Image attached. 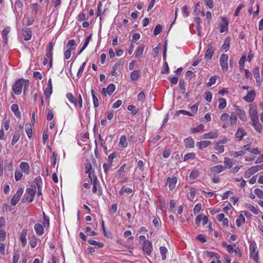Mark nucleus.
Listing matches in <instances>:
<instances>
[{
    "label": "nucleus",
    "instance_id": "nucleus-1",
    "mask_svg": "<svg viewBox=\"0 0 263 263\" xmlns=\"http://www.w3.org/2000/svg\"><path fill=\"white\" fill-rule=\"evenodd\" d=\"M29 85V82L27 80L19 79L16 81L13 86L12 89L16 95L21 94L23 86H24V92L25 93L26 90Z\"/></svg>",
    "mask_w": 263,
    "mask_h": 263
},
{
    "label": "nucleus",
    "instance_id": "nucleus-2",
    "mask_svg": "<svg viewBox=\"0 0 263 263\" xmlns=\"http://www.w3.org/2000/svg\"><path fill=\"white\" fill-rule=\"evenodd\" d=\"M228 55L227 54H222L220 59V63L222 69L223 71H227L228 70Z\"/></svg>",
    "mask_w": 263,
    "mask_h": 263
},
{
    "label": "nucleus",
    "instance_id": "nucleus-3",
    "mask_svg": "<svg viewBox=\"0 0 263 263\" xmlns=\"http://www.w3.org/2000/svg\"><path fill=\"white\" fill-rule=\"evenodd\" d=\"M23 193V189L22 188H18L16 193L13 196L11 201V203L13 205H15L17 204Z\"/></svg>",
    "mask_w": 263,
    "mask_h": 263
},
{
    "label": "nucleus",
    "instance_id": "nucleus-4",
    "mask_svg": "<svg viewBox=\"0 0 263 263\" xmlns=\"http://www.w3.org/2000/svg\"><path fill=\"white\" fill-rule=\"evenodd\" d=\"M152 244L149 241H145L142 246V250L145 254L149 255L152 252Z\"/></svg>",
    "mask_w": 263,
    "mask_h": 263
},
{
    "label": "nucleus",
    "instance_id": "nucleus-5",
    "mask_svg": "<svg viewBox=\"0 0 263 263\" xmlns=\"http://www.w3.org/2000/svg\"><path fill=\"white\" fill-rule=\"evenodd\" d=\"M249 115L251 118L252 122H256L257 121H259L258 117L257 116V112L256 109L255 107L250 108Z\"/></svg>",
    "mask_w": 263,
    "mask_h": 263
},
{
    "label": "nucleus",
    "instance_id": "nucleus-6",
    "mask_svg": "<svg viewBox=\"0 0 263 263\" xmlns=\"http://www.w3.org/2000/svg\"><path fill=\"white\" fill-rule=\"evenodd\" d=\"M115 90V85L113 84H110L106 88L102 89V93L104 96H106V91L108 95H111Z\"/></svg>",
    "mask_w": 263,
    "mask_h": 263
},
{
    "label": "nucleus",
    "instance_id": "nucleus-7",
    "mask_svg": "<svg viewBox=\"0 0 263 263\" xmlns=\"http://www.w3.org/2000/svg\"><path fill=\"white\" fill-rule=\"evenodd\" d=\"M255 95V92L253 90H251L247 96L243 97V99L247 102H251L254 100Z\"/></svg>",
    "mask_w": 263,
    "mask_h": 263
},
{
    "label": "nucleus",
    "instance_id": "nucleus-8",
    "mask_svg": "<svg viewBox=\"0 0 263 263\" xmlns=\"http://www.w3.org/2000/svg\"><path fill=\"white\" fill-rule=\"evenodd\" d=\"M253 74L255 79H256L257 86H260V82H261L262 80L259 74V70L258 67H256L254 69Z\"/></svg>",
    "mask_w": 263,
    "mask_h": 263
},
{
    "label": "nucleus",
    "instance_id": "nucleus-9",
    "mask_svg": "<svg viewBox=\"0 0 263 263\" xmlns=\"http://www.w3.org/2000/svg\"><path fill=\"white\" fill-rule=\"evenodd\" d=\"M236 114L238 116L239 119L243 121H246L247 120V116L244 111L241 110L239 107L235 108Z\"/></svg>",
    "mask_w": 263,
    "mask_h": 263
},
{
    "label": "nucleus",
    "instance_id": "nucleus-10",
    "mask_svg": "<svg viewBox=\"0 0 263 263\" xmlns=\"http://www.w3.org/2000/svg\"><path fill=\"white\" fill-rule=\"evenodd\" d=\"M20 168L22 171L27 175L30 173V166L27 162H23L20 164Z\"/></svg>",
    "mask_w": 263,
    "mask_h": 263
},
{
    "label": "nucleus",
    "instance_id": "nucleus-11",
    "mask_svg": "<svg viewBox=\"0 0 263 263\" xmlns=\"http://www.w3.org/2000/svg\"><path fill=\"white\" fill-rule=\"evenodd\" d=\"M227 168L226 166L222 165L214 166L211 168V172L216 173H220L224 171Z\"/></svg>",
    "mask_w": 263,
    "mask_h": 263
},
{
    "label": "nucleus",
    "instance_id": "nucleus-12",
    "mask_svg": "<svg viewBox=\"0 0 263 263\" xmlns=\"http://www.w3.org/2000/svg\"><path fill=\"white\" fill-rule=\"evenodd\" d=\"M256 172H257V171L255 166H252L246 171L244 176L246 178H248Z\"/></svg>",
    "mask_w": 263,
    "mask_h": 263
},
{
    "label": "nucleus",
    "instance_id": "nucleus-13",
    "mask_svg": "<svg viewBox=\"0 0 263 263\" xmlns=\"http://www.w3.org/2000/svg\"><path fill=\"white\" fill-rule=\"evenodd\" d=\"M214 52V50L213 48L212 47H209L206 51L205 55V57H204L206 61L210 60L213 57Z\"/></svg>",
    "mask_w": 263,
    "mask_h": 263
},
{
    "label": "nucleus",
    "instance_id": "nucleus-14",
    "mask_svg": "<svg viewBox=\"0 0 263 263\" xmlns=\"http://www.w3.org/2000/svg\"><path fill=\"white\" fill-rule=\"evenodd\" d=\"M177 179L176 177H173L172 178L168 177L167 179L168 187L170 190H172L175 188L177 183Z\"/></svg>",
    "mask_w": 263,
    "mask_h": 263
},
{
    "label": "nucleus",
    "instance_id": "nucleus-15",
    "mask_svg": "<svg viewBox=\"0 0 263 263\" xmlns=\"http://www.w3.org/2000/svg\"><path fill=\"white\" fill-rule=\"evenodd\" d=\"M250 249L251 251L250 256L253 260L255 261H257L258 259V257L257 256L258 253L255 252V248L253 245L251 244L250 245Z\"/></svg>",
    "mask_w": 263,
    "mask_h": 263
},
{
    "label": "nucleus",
    "instance_id": "nucleus-16",
    "mask_svg": "<svg viewBox=\"0 0 263 263\" xmlns=\"http://www.w3.org/2000/svg\"><path fill=\"white\" fill-rule=\"evenodd\" d=\"M35 193H36V187L35 186H34L33 187H32V188H29V189H27L26 194L30 196L31 197V198L29 200V201L30 202L32 201L33 197L35 195Z\"/></svg>",
    "mask_w": 263,
    "mask_h": 263
},
{
    "label": "nucleus",
    "instance_id": "nucleus-17",
    "mask_svg": "<svg viewBox=\"0 0 263 263\" xmlns=\"http://www.w3.org/2000/svg\"><path fill=\"white\" fill-rule=\"evenodd\" d=\"M245 135H246V133L242 128H239L237 130V132L235 134V137L239 141H240L242 139Z\"/></svg>",
    "mask_w": 263,
    "mask_h": 263
},
{
    "label": "nucleus",
    "instance_id": "nucleus-18",
    "mask_svg": "<svg viewBox=\"0 0 263 263\" xmlns=\"http://www.w3.org/2000/svg\"><path fill=\"white\" fill-rule=\"evenodd\" d=\"M230 40L229 37L225 39L223 44L221 47L220 50L221 51H227L230 48Z\"/></svg>",
    "mask_w": 263,
    "mask_h": 263
},
{
    "label": "nucleus",
    "instance_id": "nucleus-19",
    "mask_svg": "<svg viewBox=\"0 0 263 263\" xmlns=\"http://www.w3.org/2000/svg\"><path fill=\"white\" fill-rule=\"evenodd\" d=\"M23 34L24 37V40L25 41H28L30 40L32 33L31 31L28 28H25L22 30Z\"/></svg>",
    "mask_w": 263,
    "mask_h": 263
},
{
    "label": "nucleus",
    "instance_id": "nucleus-20",
    "mask_svg": "<svg viewBox=\"0 0 263 263\" xmlns=\"http://www.w3.org/2000/svg\"><path fill=\"white\" fill-rule=\"evenodd\" d=\"M118 146L121 148H125L127 146V139L125 135H123L120 137Z\"/></svg>",
    "mask_w": 263,
    "mask_h": 263
},
{
    "label": "nucleus",
    "instance_id": "nucleus-21",
    "mask_svg": "<svg viewBox=\"0 0 263 263\" xmlns=\"http://www.w3.org/2000/svg\"><path fill=\"white\" fill-rule=\"evenodd\" d=\"M27 234V230L23 229L21 233L20 239L21 240L23 246H25L26 244V236Z\"/></svg>",
    "mask_w": 263,
    "mask_h": 263
},
{
    "label": "nucleus",
    "instance_id": "nucleus-22",
    "mask_svg": "<svg viewBox=\"0 0 263 263\" xmlns=\"http://www.w3.org/2000/svg\"><path fill=\"white\" fill-rule=\"evenodd\" d=\"M222 24L220 26V32H224L228 30V21L226 18H222Z\"/></svg>",
    "mask_w": 263,
    "mask_h": 263
},
{
    "label": "nucleus",
    "instance_id": "nucleus-23",
    "mask_svg": "<svg viewBox=\"0 0 263 263\" xmlns=\"http://www.w3.org/2000/svg\"><path fill=\"white\" fill-rule=\"evenodd\" d=\"M10 31V28L9 27H7L5 28L2 31V35L3 38L4 39V42L5 44H7L8 43V37L7 35Z\"/></svg>",
    "mask_w": 263,
    "mask_h": 263
},
{
    "label": "nucleus",
    "instance_id": "nucleus-24",
    "mask_svg": "<svg viewBox=\"0 0 263 263\" xmlns=\"http://www.w3.org/2000/svg\"><path fill=\"white\" fill-rule=\"evenodd\" d=\"M218 137V134L216 132H211L209 133L203 134L202 136L203 139H214Z\"/></svg>",
    "mask_w": 263,
    "mask_h": 263
},
{
    "label": "nucleus",
    "instance_id": "nucleus-25",
    "mask_svg": "<svg viewBox=\"0 0 263 263\" xmlns=\"http://www.w3.org/2000/svg\"><path fill=\"white\" fill-rule=\"evenodd\" d=\"M34 229L36 233L39 235H42L44 233V228L43 226L39 223H36L35 224Z\"/></svg>",
    "mask_w": 263,
    "mask_h": 263
},
{
    "label": "nucleus",
    "instance_id": "nucleus-26",
    "mask_svg": "<svg viewBox=\"0 0 263 263\" xmlns=\"http://www.w3.org/2000/svg\"><path fill=\"white\" fill-rule=\"evenodd\" d=\"M144 47L145 46L143 45H141L138 47L135 52L136 58H138L142 54L144 51Z\"/></svg>",
    "mask_w": 263,
    "mask_h": 263
},
{
    "label": "nucleus",
    "instance_id": "nucleus-27",
    "mask_svg": "<svg viewBox=\"0 0 263 263\" xmlns=\"http://www.w3.org/2000/svg\"><path fill=\"white\" fill-rule=\"evenodd\" d=\"M25 130L28 137L30 138L32 135V126L30 123H27L25 125Z\"/></svg>",
    "mask_w": 263,
    "mask_h": 263
},
{
    "label": "nucleus",
    "instance_id": "nucleus-28",
    "mask_svg": "<svg viewBox=\"0 0 263 263\" xmlns=\"http://www.w3.org/2000/svg\"><path fill=\"white\" fill-rule=\"evenodd\" d=\"M230 124L232 126L236 125L237 124V118L236 115L234 113H232L231 116L229 118Z\"/></svg>",
    "mask_w": 263,
    "mask_h": 263
},
{
    "label": "nucleus",
    "instance_id": "nucleus-29",
    "mask_svg": "<svg viewBox=\"0 0 263 263\" xmlns=\"http://www.w3.org/2000/svg\"><path fill=\"white\" fill-rule=\"evenodd\" d=\"M140 75V71L139 70L133 71L130 74V78L133 81L137 80Z\"/></svg>",
    "mask_w": 263,
    "mask_h": 263
},
{
    "label": "nucleus",
    "instance_id": "nucleus-30",
    "mask_svg": "<svg viewBox=\"0 0 263 263\" xmlns=\"http://www.w3.org/2000/svg\"><path fill=\"white\" fill-rule=\"evenodd\" d=\"M184 143L186 147H193L194 146V141L191 138H186L184 140Z\"/></svg>",
    "mask_w": 263,
    "mask_h": 263
},
{
    "label": "nucleus",
    "instance_id": "nucleus-31",
    "mask_svg": "<svg viewBox=\"0 0 263 263\" xmlns=\"http://www.w3.org/2000/svg\"><path fill=\"white\" fill-rule=\"evenodd\" d=\"M11 110L14 112L15 115L18 117L21 118V113L18 111V107L17 104H13L11 106Z\"/></svg>",
    "mask_w": 263,
    "mask_h": 263
},
{
    "label": "nucleus",
    "instance_id": "nucleus-32",
    "mask_svg": "<svg viewBox=\"0 0 263 263\" xmlns=\"http://www.w3.org/2000/svg\"><path fill=\"white\" fill-rule=\"evenodd\" d=\"M248 151L250 152V153L254 154H258L259 153L258 148L257 147H256L255 148H251L250 146H249V145H246L243 146Z\"/></svg>",
    "mask_w": 263,
    "mask_h": 263
},
{
    "label": "nucleus",
    "instance_id": "nucleus-33",
    "mask_svg": "<svg viewBox=\"0 0 263 263\" xmlns=\"http://www.w3.org/2000/svg\"><path fill=\"white\" fill-rule=\"evenodd\" d=\"M245 222V218L242 214L239 215L238 218L236 220V223L237 227L241 226Z\"/></svg>",
    "mask_w": 263,
    "mask_h": 263
},
{
    "label": "nucleus",
    "instance_id": "nucleus-34",
    "mask_svg": "<svg viewBox=\"0 0 263 263\" xmlns=\"http://www.w3.org/2000/svg\"><path fill=\"white\" fill-rule=\"evenodd\" d=\"M218 101L219 102V104L218 106V108L220 109H224L226 107V105H227V103H226V100L223 98H219Z\"/></svg>",
    "mask_w": 263,
    "mask_h": 263
},
{
    "label": "nucleus",
    "instance_id": "nucleus-35",
    "mask_svg": "<svg viewBox=\"0 0 263 263\" xmlns=\"http://www.w3.org/2000/svg\"><path fill=\"white\" fill-rule=\"evenodd\" d=\"M211 143L210 141H203L201 142L197 143V145L200 148H204L208 147L209 144Z\"/></svg>",
    "mask_w": 263,
    "mask_h": 263
},
{
    "label": "nucleus",
    "instance_id": "nucleus-36",
    "mask_svg": "<svg viewBox=\"0 0 263 263\" xmlns=\"http://www.w3.org/2000/svg\"><path fill=\"white\" fill-rule=\"evenodd\" d=\"M66 97L71 103L74 105V106L77 105L76 99L71 93H67L66 94Z\"/></svg>",
    "mask_w": 263,
    "mask_h": 263
},
{
    "label": "nucleus",
    "instance_id": "nucleus-37",
    "mask_svg": "<svg viewBox=\"0 0 263 263\" xmlns=\"http://www.w3.org/2000/svg\"><path fill=\"white\" fill-rule=\"evenodd\" d=\"M91 36H92V35L90 34L89 36H88L87 37V39H86L85 42L82 48L81 49V50L80 51V52L79 53V54L81 53V52L87 47V46H88V45L91 39Z\"/></svg>",
    "mask_w": 263,
    "mask_h": 263
},
{
    "label": "nucleus",
    "instance_id": "nucleus-38",
    "mask_svg": "<svg viewBox=\"0 0 263 263\" xmlns=\"http://www.w3.org/2000/svg\"><path fill=\"white\" fill-rule=\"evenodd\" d=\"M258 121H257L256 122H252V125L253 126V127L257 132L260 133L262 127L261 125L260 124H259Z\"/></svg>",
    "mask_w": 263,
    "mask_h": 263
},
{
    "label": "nucleus",
    "instance_id": "nucleus-39",
    "mask_svg": "<svg viewBox=\"0 0 263 263\" xmlns=\"http://www.w3.org/2000/svg\"><path fill=\"white\" fill-rule=\"evenodd\" d=\"M20 137V135L18 132H15L13 135L12 141H11V144L12 145H14L19 140Z\"/></svg>",
    "mask_w": 263,
    "mask_h": 263
},
{
    "label": "nucleus",
    "instance_id": "nucleus-40",
    "mask_svg": "<svg viewBox=\"0 0 263 263\" xmlns=\"http://www.w3.org/2000/svg\"><path fill=\"white\" fill-rule=\"evenodd\" d=\"M160 251L162 255V259L165 260L166 259V254L167 252V249L164 247H161L160 248Z\"/></svg>",
    "mask_w": 263,
    "mask_h": 263
},
{
    "label": "nucleus",
    "instance_id": "nucleus-41",
    "mask_svg": "<svg viewBox=\"0 0 263 263\" xmlns=\"http://www.w3.org/2000/svg\"><path fill=\"white\" fill-rule=\"evenodd\" d=\"M91 91L94 106L95 107H97L98 106H99V100H98V98L95 96L93 90L92 89Z\"/></svg>",
    "mask_w": 263,
    "mask_h": 263
},
{
    "label": "nucleus",
    "instance_id": "nucleus-42",
    "mask_svg": "<svg viewBox=\"0 0 263 263\" xmlns=\"http://www.w3.org/2000/svg\"><path fill=\"white\" fill-rule=\"evenodd\" d=\"M246 60V56H242L239 61V66L240 70L243 69L245 66V62Z\"/></svg>",
    "mask_w": 263,
    "mask_h": 263
},
{
    "label": "nucleus",
    "instance_id": "nucleus-43",
    "mask_svg": "<svg viewBox=\"0 0 263 263\" xmlns=\"http://www.w3.org/2000/svg\"><path fill=\"white\" fill-rule=\"evenodd\" d=\"M224 163L228 168H231L233 166V163L231 159L227 157L224 158Z\"/></svg>",
    "mask_w": 263,
    "mask_h": 263
},
{
    "label": "nucleus",
    "instance_id": "nucleus-44",
    "mask_svg": "<svg viewBox=\"0 0 263 263\" xmlns=\"http://www.w3.org/2000/svg\"><path fill=\"white\" fill-rule=\"evenodd\" d=\"M132 192V190L130 188H124V187L121 189V190L119 192V194L120 195H123L124 193H127L128 194H130Z\"/></svg>",
    "mask_w": 263,
    "mask_h": 263
},
{
    "label": "nucleus",
    "instance_id": "nucleus-45",
    "mask_svg": "<svg viewBox=\"0 0 263 263\" xmlns=\"http://www.w3.org/2000/svg\"><path fill=\"white\" fill-rule=\"evenodd\" d=\"M199 176V172L197 170L193 171L190 175V179L191 180L196 178Z\"/></svg>",
    "mask_w": 263,
    "mask_h": 263
},
{
    "label": "nucleus",
    "instance_id": "nucleus-46",
    "mask_svg": "<svg viewBox=\"0 0 263 263\" xmlns=\"http://www.w3.org/2000/svg\"><path fill=\"white\" fill-rule=\"evenodd\" d=\"M204 126L202 124H200L198 126L195 128H193L192 129V131L193 133H199L203 130Z\"/></svg>",
    "mask_w": 263,
    "mask_h": 263
},
{
    "label": "nucleus",
    "instance_id": "nucleus-47",
    "mask_svg": "<svg viewBox=\"0 0 263 263\" xmlns=\"http://www.w3.org/2000/svg\"><path fill=\"white\" fill-rule=\"evenodd\" d=\"M34 183L36 184L37 188H39V189H40L41 188V185L42 183V178H41V177L38 176V177H36L34 179Z\"/></svg>",
    "mask_w": 263,
    "mask_h": 263
},
{
    "label": "nucleus",
    "instance_id": "nucleus-48",
    "mask_svg": "<svg viewBox=\"0 0 263 263\" xmlns=\"http://www.w3.org/2000/svg\"><path fill=\"white\" fill-rule=\"evenodd\" d=\"M23 176V174L19 171H16L15 172V179L16 181L20 180Z\"/></svg>",
    "mask_w": 263,
    "mask_h": 263
},
{
    "label": "nucleus",
    "instance_id": "nucleus-49",
    "mask_svg": "<svg viewBox=\"0 0 263 263\" xmlns=\"http://www.w3.org/2000/svg\"><path fill=\"white\" fill-rule=\"evenodd\" d=\"M162 30V26L160 25H157L154 29V34L155 35H157L159 34Z\"/></svg>",
    "mask_w": 263,
    "mask_h": 263
},
{
    "label": "nucleus",
    "instance_id": "nucleus-50",
    "mask_svg": "<svg viewBox=\"0 0 263 263\" xmlns=\"http://www.w3.org/2000/svg\"><path fill=\"white\" fill-rule=\"evenodd\" d=\"M215 148L220 153H223L224 152L223 146L221 144H219V143L218 142L217 143Z\"/></svg>",
    "mask_w": 263,
    "mask_h": 263
},
{
    "label": "nucleus",
    "instance_id": "nucleus-51",
    "mask_svg": "<svg viewBox=\"0 0 263 263\" xmlns=\"http://www.w3.org/2000/svg\"><path fill=\"white\" fill-rule=\"evenodd\" d=\"M160 49V47L159 45H158V46H157L156 47L154 48V49L153 50V53H152L153 57L155 58L158 55Z\"/></svg>",
    "mask_w": 263,
    "mask_h": 263
},
{
    "label": "nucleus",
    "instance_id": "nucleus-52",
    "mask_svg": "<svg viewBox=\"0 0 263 263\" xmlns=\"http://www.w3.org/2000/svg\"><path fill=\"white\" fill-rule=\"evenodd\" d=\"M255 194L259 198H263V192L259 189H256L254 191Z\"/></svg>",
    "mask_w": 263,
    "mask_h": 263
},
{
    "label": "nucleus",
    "instance_id": "nucleus-53",
    "mask_svg": "<svg viewBox=\"0 0 263 263\" xmlns=\"http://www.w3.org/2000/svg\"><path fill=\"white\" fill-rule=\"evenodd\" d=\"M52 92V89L46 87L44 91V94L46 98H49Z\"/></svg>",
    "mask_w": 263,
    "mask_h": 263
},
{
    "label": "nucleus",
    "instance_id": "nucleus-54",
    "mask_svg": "<svg viewBox=\"0 0 263 263\" xmlns=\"http://www.w3.org/2000/svg\"><path fill=\"white\" fill-rule=\"evenodd\" d=\"M179 87L181 89L183 90V93H184L186 88H185V83L184 80H180L179 82Z\"/></svg>",
    "mask_w": 263,
    "mask_h": 263
},
{
    "label": "nucleus",
    "instance_id": "nucleus-55",
    "mask_svg": "<svg viewBox=\"0 0 263 263\" xmlns=\"http://www.w3.org/2000/svg\"><path fill=\"white\" fill-rule=\"evenodd\" d=\"M6 237V232L2 228H0V241H3Z\"/></svg>",
    "mask_w": 263,
    "mask_h": 263
},
{
    "label": "nucleus",
    "instance_id": "nucleus-56",
    "mask_svg": "<svg viewBox=\"0 0 263 263\" xmlns=\"http://www.w3.org/2000/svg\"><path fill=\"white\" fill-rule=\"evenodd\" d=\"M247 208L254 214H258L257 209L251 204H248Z\"/></svg>",
    "mask_w": 263,
    "mask_h": 263
},
{
    "label": "nucleus",
    "instance_id": "nucleus-57",
    "mask_svg": "<svg viewBox=\"0 0 263 263\" xmlns=\"http://www.w3.org/2000/svg\"><path fill=\"white\" fill-rule=\"evenodd\" d=\"M86 62H84L82 66L80 67L79 70H78V72L77 73V76L78 77H80V75L83 72V70H84V67L85 66H86Z\"/></svg>",
    "mask_w": 263,
    "mask_h": 263
},
{
    "label": "nucleus",
    "instance_id": "nucleus-58",
    "mask_svg": "<svg viewBox=\"0 0 263 263\" xmlns=\"http://www.w3.org/2000/svg\"><path fill=\"white\" fill-rule=\"evenodd\" d=\"M53 118V114L51 109L47 110V119L48 120H51Z\"/></svg>",
    "mask_w": 263,
    "mask_h": 263
},
{
    "label": "nucleus",
    "instance_id": "nucleus-59",
    "mask_svg": "<svg viewBox=\"0 0 263 263\" xmlns=\"http://www.w3.org/2000/svg\"><path fill=\"white\" fill-rule=\"evenodd\" d=\"M216 83V78L215 77H212L210 80L209 82L207 83V86L210 87L213 84H214Z\"/></svg>",
    "mask_w": 263,
    "mask_h": 263
},
{
    "label": "nucleus",
    "instance_id": "nucleus-60",
    "mask_svg": "<svg viewBox=\"0 0 263 263\" xmlns=\"http://www.w3.org/2000/svg\"><path fill=\"white\" fill-rule=\"evenodd\" d=\"M202 214H199L196 217V219H195L196 225H197V226H199L200 225V222L202 220Z\"/></svg>",
    "mask_w": 263,
    "mask_h": 263
},
{
    "label": "nucleus",
    "instance_id": "nucleus-61",
    "mask_svg": "<svg viewBox=\"0 0 263 263\" xmlns=\"http://www.w3.org/2000/svg\"><path fill=\"white\" fill-rule=\"evenodd\" d=\"M230 118V116L227 113H223L221 115L220 117V119L222 121H228L229 118Z\"/></svg>",
    "mask_w": 263,
    "mask_h": 263
},
{
    "label": "nucleus",
    "instance_id": "nucleus-62",
    "mask_svg": "<svg viewBox=\"0 0 263 263\" xmlns=\"http://www.w3.org/2000/svg\"><path fill=\"white\" fill-rule=\"evenodd\" d=\"M212 95L210 92H206L205 93V100L209 102H211L212 101Z\"/></svg>",
    "mask_w": 263,
    "mask_h": 263
},
{
    "label": "nucleus",
    "instance_id": "nucleus-63",
    "mask_svg": "<svg viewBox=\"0 0 263 263\" xmlns=\"http://www.w3.org/2000/svg\"><path fill=\"white\" fill-rule=\"evenodd\" d=\"M139 101H143L145 99V94L143 91H141L138 95Z\"/></svg>",
    "mask_w": 263,
    "mask_h": 263
},
{
    "label": "nucleus",
    "instance_id": "nucleus-64",
    "mask_svg": "<svg viewBox=\"0 0 263 263\" xmlns=\"http://www.w3.org/2000/svg\"><path fill=\"white\" fill-rule=\"evenodd\" d=\"M20 258V255L18 253H15L13 257V263H17Z\"/></svg>",
    "mask_w": 263,
    "mask_h": 263
}]
</instances>
